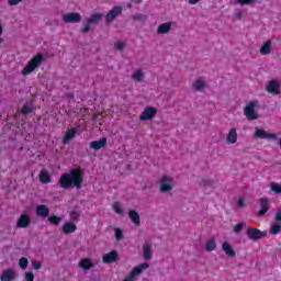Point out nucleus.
I'll return each mask as SVG.
<instances>
[{"label": "nucleus", "instance_id": "aec40b11", "mask_svg": "<svg viewBox=\"0 0 281 281\" xmlns=\"http://www.w3.org/2000/svg\"><path fill=\"white\" fill-rule=\"evenodd\" d=\"M16 279V273L13 270H4L0 277L1 281H12Z\"/></svg>", "mask_w": 281, "mask_h": 281}, {"label": "nucleus", "instance_id": "2eb2a0df", "mask_svg": "<svg viewBox=\"0 0 281 281\" xmlns=\"http://www.w3.org/2000/svg\"><path fill=\"white\" fill-rule=\"evenodd\" d=\"M266 90L268 93H272L273 95H280V83L276 80H272L269 82Z\"/></svg>", "mask_w": 281, "mask_h": 281}, {"label": "nucleus", "instance_id": "4468645a", "mask_svg": "<svg viewBox=\"0 0 281 281\" xmlns=\"http://www.w3.org/2000/svg\"><path fill=\"white\" fill-rule=\"evenodd\" d=\"M260 210L258 211V216H265L267 212H269V199L268 198H261L259 200Z\"/></svg>", "mask_w": 281, "mask_h": 281}, {"label": "nucleus", "instance_id": "7ed1b4c3", "mask_svg": "<svg viewBox=\"0 0 281 281\" xmlns=\"http://www.w3.org/2000/svg\"><path fill=\"white\" fill-rule=\"evenodd\" d=\"M102 21V13H94L83 22V27L81 29V34H89L91 32V25H98Z\"/></svg>", "mask_w": 281, "mask_h": 281}, {"label": "nucleus", "instance_id": "ddd939ff", "mask_svg": "<svg viewBox=\"0 0 281 281\" xmlns=\"http://www.w3.org/2000/svg\"><path fill=\"white\" fill-rule=\"evenodd\" d=\"M117 250H112L105 255H103L102 257V262H104V265H111L113 262H117Z\"/></svg>", "mask_w": 281, "mask_h": 281}, {"label": "nucleus", "instance_id": "7c9ffc66", "mask_svg": "<svg viewBox=\"0 0 281 281\" xmlns=\"http://www.w3.org/2000/svg\"><path fill=\"white\" fill-rule=\"evenodd\" d=\"M280 232H281V223L273 224L270 228V234H272V236H278Z\"/></svg>", "mask_w": 281, "mask_h": 281}, {"label": "nucleus", "instance_id": "423d86ee", "mask_svg": "<svg viewBox=\"0 0 281 281\" xmlns=\"http://www.w3.org/2000/svg\"><path fill=\"white\" fill-rule=\"evenodd\" d=\"M175 180L170 176H162L160 179V192H170Z\"/></svg>", "mask_w": 281, "mask_h": 281}, {"label": "nucleus", "instance_id": "ea45409f", "mask_svg": "<svg viewBox=\"0 0 281 281\" xmlns=\"http://www.w3.org/2000/svg\"><path fill=\"white\" fill-rule=\"evenodd\" d=\"M271 190H272V192H276V194H281V186L271 183Z\"/></svg>", "mask_w": 281, "mask_h": 281}, {"label": "nucleus", "instance_id": "09e8293b", "mask_svg": "<svg viewBox=\"0 0 281 281\" xmlns=\"http://www.w3.org/2000/svg\"><path fill=\"white\" fill-rule=\"evenodd\" d=\"M238 207H245V198H240L237 202Z\"/></svg>", "mask_w": 281, "mask_h": 281}, {"label": "nucleus", "instance_id": "5701e85b", "mask_svg": "<svg viewBox=\"0 0 281 281\" xmlns=\"http://www.w3.org/2000/svg\"><path fill=\"white\" fill-rule=\"evenodd\" d=\"M259 52L261 56H269V54H271V40L265 42L260 47Z\"/></svg>", "mask_w": 281, "mask_h": 281}, {"label": "nucleus", "instance_id": "b1692460", "mask_svg": "<svg viewBox=\"0 0 281 281\" xmlns=\"http://www.w3.org/2000/svg\"><path fill=\"white\" fill-rule=\"evenodd\" d=\"M172 27V22H166L158 25L157 33L158 34H168Z\"/></svg>", "mask_w": 281, "mask_h": 281}, {"label": "nucleus", "instance_id": "39448f33", "mask_svg": "<svg viewBox=\"0 0 281 281\" xmlns=\"http://www.w3.org/2000/svg\"><path fill=\"white\" fill-rule=\"evenodd\" d=\"M244 115L246 120L254 121L258 120V113H256V102L250 101L244 109Z\"/></svg>", "mask_w": 281, "mask_h": 281}, {"label": "nucleus", "instance_id": "9d476101", "mask_svg": "<svg viewBox=\"0 0 281 281\" xmlns=\"http://www.w3.org/2000/svg\"><path fill=\"white\" fill-rule=\"evenodd\" d=\"M255 137L257 139H278V135L268 133L267 131H265L262 128H256Z\"/></svg>", "mask_w": 281, "mask_h": 281}, {"label": "nucleus", "instance_id": "a878e982", "mask_svg": "<svg viewBox=\"0 0 281 281\" xmlns=\"http://www.w3.org/2000/svg\"><path fill=\"white\" fill-rule=\"evenodd\" d=\"M76 133H78V131H76L74 127L68 130L64 136V144H69V142L76 137Z\"/></svg>", "mask_w": 281, "mask_h": 281}, {"label": "nucleus", "instance_id": "de8ad7c7", "mask_svg": "<svg viewBox=\"0 0 281 281\" xmlns=\"http://www.w3.org/2000/svg\"><path fill=\"white\" fill-rule=\"evenodd\" d=\"M21 1H23V0H9L8 3H9V5H19V3H21Z\"/></svg>", "mask_w": 281, "mask_h": 281}, {"label": "nucleus", "instance_id": "79ce46f5", "mask_svg": "<svg viewBox=\"0 0 281 281\" xmlns=\"http://www.w3.org/2000/svg\"><path fill=\"white\" fill-rule=\"evenodd\" d=\"M212 180H210V179H203L202 181H201V186L203 187V188H209V187H212Z\"/></svg>", "mask_w": 281, "mask_h": 281}, {"label": "nucleus", "instance_id": "412c9836", "mask_svg": "<svg viewBox=\"0 0 281 281\" xmlns=\"http://www.w3.org/2000/svg\"><path fill=\"white\" fill-rule=\"evenodd\" d=\"M40 181L41 183L47 184V183H52V176H49V171H47V169H43L40 172Z\"/></svg>", "mask_w": 281, "mask_h": 281}, {"label": "nucleus", "instance_id": "bb28decb", "mask_svg": "<svg viewBox=\"0 0 281 281\" xmlns=\"http://www.w3.org/2000/svg\"><path fill=\"white\" fill-rule=\"evenodd\" d=\"M79 267H81V269H83V271H89V269H91V267H93V262H91V259H81L79 261Z\"/></svg>", "mask_w": 281, "mask_h": 281}, {"label": "nucleus", "instance_id": "2f4dec72", "mask_svg": "<svg viewBox=\"0 0 281 281\" xmlns=\"http://www.w3.org/2000/svg\"><path fill=\"white\" fill-rule=\"evenodd\" d=\"M193 87H194L195 91H203V88L205 87V81H203V80H196V81L193 83Z\"/></svg>", "mask_w": 281, "mask_h": 281}, {"label": "nucleus", "instance_id": "4d7b16f0", "mask_svg": "<svg viewBox=\"0 0 281 281\" xmlns=\"http://www.w3.org/2000/svg\"><path fill=\"white\" fill-rule=\"evenodd\" d=\"M68 98H74V94H68Z\"/></svg>", "mask_w": 281, "mask_h": 281}, {"label": "nucleus", "instance_id": "0eeeda50", "mask_svg": "<svg viewBox=\"0 0 281 281\" xmlns=\"http://www.w3.org/2000/svg\"><path fill=\"white\" fill-rule=\"evenodd\" d=\"M122 14V7L116 5L112 8V10L105 15V23L109 25V23H113L117 16Z\"/></svg>", "mask_w": 281, "mask_h": 281}, {"label": "nucleus", "instance_id": "5fc2aeb1", "mask_svg": "<svg viewBox=\"0 0 281 281\" xmlns=\"http://www.w3.org/2000/svg\"><path fill=\"white\" fill-rule=\"evenodd\" d=\"M127 8H133V4L128 3V4H127Z\"/></svg>", "mask_w": 281, "mask_h": 281}, {"label": "nucleus", "instance_id": "3c124183", "mask_svg": "<svg viewBox=\"0 0 281 281\" xmlns=\"http://www.w3.org/2000/svg\"><path fill=\"white\" fill-rule=\"evenodd\" d=\"M236 16H237V19H243V12H238V13L236 14Z\"/></svg>", "mask_w": 281, "mask_h": 281}, {"label": "nucleus", "instance_id": "f704fd0d", "mask_svg": "<svg viewBox=\"0 0 281 281\" xmlns=\"http://www.w3.org/2000/svg\"><path fill=\"white\" fill-rule=\"evenodd\" d=\"M30 265V261L27 260V258L25 257H22L20 258V261H19V266H20V269H27V266Z\"/></svg>", "mask_w": 281, "mask_h": 281}, {"label": "nucleus", "instance_id": "603ef678", "mask_svg": "<svg viewBox=\"0 0 281 281\" xmlns=\"http://www.w3.org/2000/svg\"><path fill=\"white\" fill-rule=\"evenodd\" d=\"M3 34V26L0 24V36Z\"/></svg>", "mask_w": 281, "mask_h": 281}, {"label": "nucleus", "instance_id": "cd10ccee", "mask_svg": "<svg viewBox=\"0 0 281 281\" xmlns=\"http://www.w3.org/2000/svg\"><path fill=\"white\" fill-rule=\"evenodd\" d=\"M132 78L134 82H142V80L144 79V72L142 71V69H136L132 75Z\"/></svg>", "mask_w": 281, "mask_h": 281}, {"label": "nucleus", "instance_id": "49530a36", "mask_svg": "<svg viewBox=\"0 0 281 281\" xmlns=\"http://www.w3.org/2000/svg\"><path fill=\"white\" fill-rule=\"evenodd\" d=\"M274 221L276 223H281V209L277 211Z\"/></svg>", "mask_w": 281, "mask_h": 281}, {"label": "nucleus", "instance_id": "58836bf2", "mask_svg": "<svg viewBox=\"0 0 281 281\" xmlns=\"http://www.w3.org/2000/svg\"><path fill=\"white\" fill-rule=\"evenodd\" d=\"M115 238L116 240H122V238H124V233L121 231V228H115Z\"/></svg>", "mask_w": 281, "mask_h": 281}, {"label": "nucleus", "instance_id": "37998d69", "mask_svg": "<svg viewBox=\"0 0 281 281\" xmlns=\"http://www.w3.org/2000/svg\"><path fill=\"white\" fill-rule=\"evenodd\" d=\"M114 47L117 52H122V49H124V43L123 42H116L114 44Z\"/></svg>", "mask_w": 281, "mask_h": 281}, {"label": "nucleus", "instance_id": "473e14b6", "mask_svg": "<svg viewBox=\"0 0 281 281\" xmlns=\"http://www.w3.org/2000/svg\"><path fill=\"white\" fill-rule=\"evenodd\" d=\"M112 210H114L115 214H124V210L120 205V202H114L112 205Z\"/></svg>", "mask_w": 281, "mask_h": 281}, {"label": "nucleus", "instance_id": "a19ab883", "mask_svg": "<svg viewBox=\"0 0 281 281\" xmlns=\"http://www.w3.org/2000/svg\"><path fill=\"white\" fill-rule=\"evenodd\" d=\"M134 21H146V15L142 14V13H136L135 15H133Z\"/></svg>", "mask_w": 281, "mask_h": 281}, {"label": "nucleus", "instance_id": "a18cd8bd", "mask_svg": "<svg viewBox=\"0 0 281 281\" xmlns=\"http://www.w3.org/2000/svg\"><path fill=\"white\" fill-rule=\"evenodd\" d=\"M25 280L26 281H34V273L33 272H25Z\"/></svg>", "mask_w": 281, "mask_h": 281}, {"label": "nucleus", "instance_id": "dca6fc26", "mask_svg": "<svg viewBox=\"0 0 281 281\" xmlns=\"http://www.w3.org/2000/svg\"><path fill=\"white\" fill-rule=\"evenodd\" d=\"M222 251L228 256V258H236V251L232 248V244L229 241H224L222 244Z\"/></svg>", "mask_w": 281, "mask_h": 281}, {"label": "nucleus", "instance_id": "9b49d317", "mask_svg": "<svg viewBox=\"0 0 281 281\" xmlns=\"http://www.w3.org/2000/svg\"><path fill=\"white\" fill-rule=\"evenodd\" d=\"M247 236L249 240H260V238H262L265 235L261 233L260 229L256 227H248Z\"/></svg>", "mask_w": 281, "mask_h": 281}, {"label": "nucleus", "instance_id": "f8f14e48", "mask_svg": "<svg viewBox=\"0 0 281 281\" xmlns=\"http://www.w3.org/2000/svg\"><path fill=\"white\" fill-rule=\"evenodd\" d=\"M77 229H78V225H76V223L74 222H65L61 227V232L66 236H69V234H75Z\"/></svg>", "mask_w": 281, "mask_h": 281}, {"label": "nucleus", "instance_id": "72a5a7b5", "mask_svg": "<svg viewBox=\"0 0 281 281\" xmlns=\"http://www.w3.org/2000/svg\"><path fill=\"white\" fill-rule=\"evenodd\" d=\"M79 218H80V213H78L77 211L70 212V223H78Z\"/></svg>", "mask_w": 281, "mask_h": 281}, {"label": "nucleus", "instance_id": "c756f323", "mask_svg": "<svg viewBox=\"0 0 281 281\" xmlns=\"http://www.w3.org/2000/svg\"><path fill=\"white\" fill-rule=\"evenodd\" d=\"M61 221H63V218H60L58 215H50L48 217V222H49L50 225L58 226V225H60Z\"/></svg>", "mask_w": 281, "mask_h": 281}, {"label": "nucleus", "instance_id": "6e6d98bb", "mask_svg": "<svg viewBox=\"0 0 281 281\" xmlns=\"http://www.w3.org/2000/svg\"><path fill=\"white\" fill-rule=\"evenodd\" d=\"M0 43H3V37H0Z\"/></svg>", "mask_w": 281, "mask_h": 281}, {"label": "nucleus", "instance_id": "8fccbe9b", "mask_svg": "<svg viewBox=\"0 0 281 281\" xmlns=\"http://www.w3.org/2000/svg\"><path fill=\"white\" fill-rule=\"evenodd\" d=\"M201 0H189L190 5H196Z\"/></svg>", "mask_w": 281, "mask_h": 281}, {"label": "nucleus", "instance_id": "4be33fe9", "mask_svg": "<svg viewBox=\"0 0 281 281\" xmlns=\"http://www.w3.org/2000/svg\"><path fill=\"white\" fill-rule=\"evenodd\" d=\"M143 257L145 260H150V258H153V246L150 244H144Z\"/></svg>", "mask_w": 281, "mask_h": 281}, {"label": "nucleus", "instance_id": "20e7f679", "mask_svg": "<svg viewBox=\"0 0 281 281\" xmlns=\"http://www.w3.org/2000/svg\"><path fill=\"white\" fill-rule=\"evenodd\" d=\"M157 115V108L155 106H147L139 115L140 122H148L155 120Z\"/></svg>", "mask_w": 281, "mask_h": 281}, {"label": "nucleus", "instance_id": "4c0bfd02", "mask_svg": "<svg viewBox=\"0 0 281 281\" xmlns=\"http://www.w3.org/2000/svg\"><path fill=\"white\" fill-rule=\"evenodd\" d=\"M243 227H245V223H238L234 226L235 234H240L243 232Z\"/></svg>", "mask_w": 281, "mask_h": 281}, {"label": "nucleus", "instance_id": "a211bd4d", "mask_svg": "<svg viewBox=\"0 0 281 281\" xmlns=\"http://www.w3.org/2000/svg\"><path fill=\"white\" fill-rule=\"evenodd\" d=\"M36 215L41 218H47L49 216V209L45 204H40L36 206Z\"/></svg>", "mask_w": 281, "mask_h": 281}, {"label": "nucleus", "instance_id": "393cba45", "mask_svg": "<svg viewBox=\"0 0 281 281\" xmlns=\"http://www.w3.org/2000/svg\"><path fill=\"white\" fill-rule=\"evenodd\" d=\"M128 214L132 223H134L136 227H139V225H142V222L139 220V213H137V211L135 210H131Z\"/></svg>", "mask_w": 281, "mask_h": 281}, {"label": "nucleus", "instance_id": "c9c22d12", "mask_svg": "<svg viewBox=\"0 0 281 281\" xmlns=\"http://www.w3.org/2000/svg\"><path fill=\"white\" fill-rule=\"evenodd\" d=\"M236 3H239V5H254L256 0H236Z\"/></svg>", "mask_w": 281, "mask_h": 281}, {"label": "nucleus", "instance_id": "f257e3e1", "mask_svg": "<svg viewBox=\"0 0 281 281\" xmlns=\"http://www.w3.org/2000/svg\"><path fill=\"white\" fill-rule=\"evenodd\" d=\"M82 183H85V173L81 167L74 168L59 177V188L63 190H74V188L80 190Z\"/></svg>", "mask_w": 281, "mask_h": 281}, {"label": "nucleus", "instance_id": "6ab92c4d", "mask_svg": "<svg viewBox=\"0 0 281 281\" xmlns=\"http://www.w3.org/2000/svg\"><path fill=\"white\" fill-rule=\"evenodd\" d=\"M106 146V137H102L99 140H93L90 143V148L92 150H100L101 148H104Z\"/></svg>", "mask_w": 281, "mask_h": 281}, {"label": "nucleus", "instance_id": "c85d7f7f", "mask_svg": "<svg viewBox=\"0 0 281 281\" xmlns=\"http://www.w3.org/2000/svg\"><path fill=\"white\" fill-rule=\"evenodd\" d=\"M206 251H214L216 249V240L214 238H211L205 244Z\"/></svg>", "mask_w": 281, "mask_h": 281}, {"label": "nucleus", "instance_id": "864d4df0", "mask_svg": "<svg viewBox=\"0 0 281 281\" xmlns=\"http://www.w3.org/2000/svg\"><path fill=\"white\" fill-rule=\"evenodd\" d=\"M144 0H134V3H142Z\"/></svg>", "mask_w": 281, "mask_h": 281}, {"label": "nucleus", "instance_id": "f3484780", "mask_svg": "<svg viewBox=\"0 0 281 281\" xmlns=\"http://www.w3.org/2000/svg\"><path fill=\"white\" fill-rule=\"evenodd\" d=\"M226 142L227 144H236V142H238V132L236 131V127L229 130L226 135Z\"/></svg>", "mask_w": 281, "mask_h": 281}, {"label": "nucleus", "instance_id": "6e6552de", "mask_svg": "<svg viewBox=\"0 0 281 281\" xmlns=\"http://www.w3.org/2000/svg\"><path fill=\"white\" fill-rule=\"evenodd\" d=\"M64 23H80L82 15L78 12H69L63 15Z\"/></svg>", "mask_w": 281, "mask_h": 281}, {"label": "nucleus", "instance_id": "c03bdc74", "mask_svg": "<svg viewBox=\"0 0 281 281\" xmlns=\"http://www.w3.org/2000/svg\"><path fill=\"white\" fill-rule=\"evenodd\" d=\"M32 267H33V269H35V271H38V269H41V267H42V263H41V261L33 260Z\"/></svg>", "mask_w": 281, "mask_h": 281}, {"label": "nucleus", "instance_id": "f03ea898", "mask_svg": "<svg viewBox=\"0 0 281 281\" xmlns=\"http://www.w3.org/2000/svg\"><path fill=\"white\" fill-rule=\"evenodd\" d=\"M45 60V56L43 54L38 53L37 55L33 56L31 60L26 64V66L22 69L21 74L22 76H30L32 71L35 69H38L41 67V64Z\"/></svg>", "mask_w": 281, "mask_h": 281}, {"label": "nucleus", "instance_id": "e433bc0d", "mask_svg": "<svg viewBox=\"0 0 281 281\" xmlns=\"http://www.w3.org/2000/svg\"><path fill=\"white\" fill-rule=\"evenodd\" d=\"M33 112H34V110L31 106H27V105H24L21 110V113L23 115H29L30 113H33Z\"/></svg>", "mask_w": 281, "mask_h": 281}, {"label": "nucleus", "instance_id": "1a4fd4ad", "mask_svg": "<svg viewBox=\"0 0 281 281\" xmlns=\"http://www.w3.org/2000/svg\"><path fill=\"white\" fill-rule=\"evenodd\" d=\"M32 223V217L29 214H21L16 222V227L20 229H25L30 227Z\"/></svg>", "mask_w": 281, "mask_h": 281}]
</instances>
